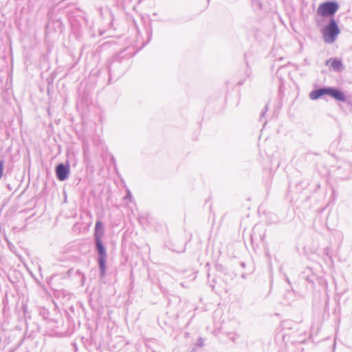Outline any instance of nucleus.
Listing matches in <instances>:
<instances>
[{"label": "nucleus", "mask_w": 352, "mask_h": 352, "mask_svg": "<svg viewBox=\"0 0 352 352\" xmlns=\"http://www.w3.org/2000/svg\"><path fill=\"white\" fill-rule=\"evenodd\" d=\"M267 109H268V104H267L265 105L264 109L263 110V111L261 113V118L265 116L266 112L267 111Z\"/></svg>", "instance_id": "nucleus-17"}, {"label": "nucleus", "mask_w": 352, "mask_h": 352, "mask_svg": "<svg viewBox=\"0 0 352 352\" xmlns=\"http://www.w3.org/2000/svg\"><path fill=\"white\" fill-rule=\"evenodd\" d=\"M47 94H50V89H47Z\"/></svg>", "instance_id": "nucleus-21"}, {"label": "nucleus", "mask_w": 352, "mask_h": 352, "mask_svg": "<svg viewBox=\"0 0 352 352\" xmlns=\"http://www.w3.org/2000/svg\"><path fill=\"white\" fill-rule=\"evenodd\" d=\"M74 277L77 278L78 279V281L80 282V283L82 286H83L85 285V276L79 270H76Z\"/></svg>", "instance_id": "nucleus-11"}, {"label": "nucleus", "mask_w": 352, "mask_h": 352, "mask_svg": "<svg viewBox=\"0 0 352 352\" xmlns=\"http://www.w3.org/2000/svg\"><path fill=\"white\" fill-rule=\"evenodd\" d=\"M196 351V347L194 346L190 351L188 352H195Z\"/></svg>", "instance_id": "nucleus-20"}, {"label": "nucleus", "mask_w": 352, "mask_h": 352, "mask_svg": "<svg viewBox=\"0 0 352 352\" xmlns=\"http://www.w3.org/2000/svg\"><path fill=\"white\" fill-rule=\"evenodd\" d=\"M196 345L199 347H202L204 345V340L202 338L199 337L197 339Z\"/></svg>", "instance_id": "nucleus-14"}, {"label": "nucleus", "mask_w": 352, "mask_h": 352, "mask_svg": "<svg viewBox=\"0 0 352 352\" xmlns=\"http://www.w3.org/2000/svg\"><path fill=\"white\" fill-rule=\"evenodd\" d=\"M91 103L89 93L87 89H78V98L76 102L77 107H87Z\"/></svg>", "instance_id": "nucleus-6"}, {"label": "nucleus", "mask_w": 352, "mask_h": 352, "mask_svg": "<svg viewBox=\"0 0 352 352\" xmlns=\"http://www.w3.org/2000/svg\"><path fill=\"white\" fill-rule=\"evenodd\" d=\"M104 236V228L101 221H98L96 223L94 233L95 250L98 253V263L100 271V276L104 278L106 275V261L107 253L106 248L102 243V239Z\"/></svg>", "instance_id": "nucleus-1"}, {"label": "nucleus", "mask_w": 352, "mask_h": 352, "mask_svg": "<svg viewBox=\"0 0 352 352\" xmlns=\"http://www.w3.org/2000/svg\"><path fill=\"white\" fill-rule=\"evenodd\" d=\"M240 265H241L243 268H245V263L244 262H241Z\"/></svg>", "instance_id": "nucleus-19"}, {"label": "nucleus", "mask_w": 352, "mask_h": 352, "mask_svg": "<svg viewBox=\"0 0 352 352\" xmlns=\"http://www.w3.org/2000/svg\"><path fill=\"white\" fill-rule=\"evenodd\" d=\"M300 278L307 281L308 283L313 286L314 285V281L316 278V276L313 273L311 268H307L300 274Z\"/></svg>", "instance_id": "nucleus-8"}, {"label": "nucleus", "mask_w": 352, "mask_h": 352, "mask_svg": "<svg viewBox=\"0 0 352 352\" xmlns=\"http://www.w3.org/2000/svg\"><path fill=\"white\" fill-rule=\"evenodd\" d=\"M336 175L341 179H349L352 175V164L345 160L339 161Z\"/></svg>", "instance_id": "nucleus-3"}, {"label": "nucleus", "mask_w": 352, "mask_h": 352, "mask_svg": "<svg viewBox=\"0 0 352 352\" xmlns=\"http://www.w3.org/2000/svg\"><path fill=\"white\" fill-rule=\"evenodd\" d=\"M55 173L56 177L60 181L66 180L69 175L70 169L69 165L67 163L64 164L63 163L58 164L55 168Z\"/></svg>", "instance_id": "nucleus-5"}, {"label": "nucleus", "mask_w": 352, "mask_h": 352, "mask_svg": "<svg viewBox=\"0 0 352 352\" xmlns=\"http://www.w3.org/2000/svg\"><path fill=\"white\" fill-rule=\"evenodd\" d=\"M344 102L346 104L349 110L352 112V97L346 96V100Z\"/></svg>", "instance_id": "nucleus-12"}, {"label": "nucleus", "mask_w": 352, "mask_h": 352, "mask_svg": "<svg viewBox=\"0 0 352 352\" xmlns=\"http://www.w3.org/2000/svg\"><path fill=\"white\" fill-rule=\"evenodd\" d=\"M338 9V5L335 2L328 1L319 5L317 13L323 17L331 16Z\"/></svg>", "instance_id": "nucleus-4"}, {"label": "nucleus", "mask_w": 352, "mask_h": 352, "mask_svg": "<svg viewBox=\"0 0 352 352\" xmlns=\"http://www.w3.org/2000/svg\"><path fill=\"white\" fill-rule=\"evenodd\" d=\"M254 232H255V228H253V230H252V234H251V235H250V237H251L252 241L253 240V237H254V235H253V234H254Z\"/></svg>", "instance_id": "nucleus-18"}, {"label": "nucleus", "mask_w": 352, "mask_h": 352, "mask_svg": "<svg viewBox=\"0 0 352 352\" xmlns=\"http://www.w3.org/2000/svg\"><path fill=\"white\" fill-rule=\"evenodd\" d=\"M325 65L329 67V69L336 72H340L344 67L342 62L337 58H329V60H326Z\"/></svg>", "instance_id": "nucleus-7"}, {"label": "nucleus", "mask_w": 352, "mask_h": 352, "mask_svg": "<svg viewBox=\"0 0 352 352\" xmlns=\"http://www.w3.org/2000/svg\"><path fill=\"white\" fill-rule=\"evenodd\" d=\"M124 199H125V200L129 199L130 201L132 199V195H131V192L129 190V189L126 190V194L125 197H124Z\"/></svg>", "instance_id": "nucleus-16"}, {"label": "nucleus", "mask_w": 352, "mask_h": 352, "mask_svg": "<svg viewBox=\"0 0 352 352\" xmlns=\"http://www.w3.org/2000/svg\"><path fill=\"white\" fill-rule=\"evenodd\" d=\"M4 160H0V179L2 177V175H3V169H4Z\"/></svg>", "instance_id": "nucleus-13"}, {"label": "nucleus", "mask_w": 352, "mask_h": 352, "mask_svg": "<svg viewBox=\"0 0 352 352\" xmlns=\"http://www.w3.org/2000/svg\"><path fill=\"white\" fill-rule=\"evenodd\" d=\"M324 95H327V89H314L309 94V98L316 100Z\"/></svg>", "instance_id": "nucleus-10"}, {"label": "nucleus", "mask_w": 352, "mask_h": 352, "mask_svg": "<svg viewBox=\"0 0 352 352\" xmlns=\"http://www.w3.org/2000/svg\"><path fill=\"white\" fill-rule=\"evenodd\" d=\"M75 271H76V270H74V268L69 269L67 272V277H70V278L74 277Z\"/></svg>", "instance_id": "nucleus-15"}, {"label": "nucleus", "mask_w": 352, "mask_h": 352, "mask_svg": "<svg viewBox=\"0 0 352 352\" xmlns=\"http://www.w3.org/2000/svg\"><path fill=\"white\" fill-rule=\"evenodd\" d=\"M322 33L325 43H333L340 34V30L336 21L331 19L329 23L322 30Z\"/></svg>", "instance_id": "nucleus-2"}, {"label": "nucleus", "mask_w": 352, "mask_h": 352, "mask_svg": "<svg viewBox=\"0 0 352 352\" xmlns=\"http://www.w3.org/2000/svg\"><path fill=\"white\" fill-rule=\"evenodd\" d=\"M327 95L339 101L344 102L346 100V96L340 89H327Z\"/></svg>", "instance_id": "nucleus-9"}]
</instances>
